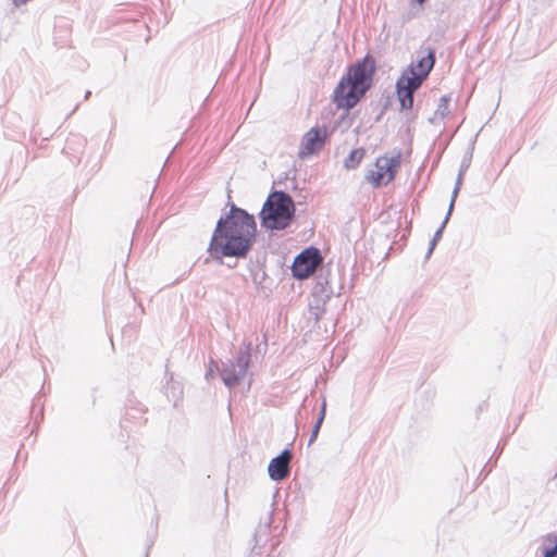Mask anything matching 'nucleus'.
Instances as JSON below:
<instances>
[{"mask_svg": "<svg viewBox=\"0 0 557 557\" xmlns=\"http://www.w3.org/2000/svg\"><path fill=\"white\" fill-rule=\"evenodd\" d=\"M257 224L253 215L231 205L230 212L220 218L212 234L209 252L213 258H243L256 240Z\"/></svg>", "mask_w": 557, "mask_h": 557, "instance_id": "1", "label": "nucleus"}, {"mask_svg": "<svg viewBox=\"0 0 557 557\" xmlns=\"http://www.w3.org/2000/svg\"><path fill=\"white\" fill-rule=\"evenodd\" d=\"M374 70V60L368 57L352 65L334 90L336 106L347 110L354 108L371 87Z\"/></svg>", "mask_w": 557, "mask_h": 557, "instance_id": "2", "label": "nucleus"}, {"mask_svg": "<svg viewBox=\"0 0 557 557\" xmlns=\"http://www.w3.org/2000/svg\"><path fill=\"white\" fill-rule=\"evenodd\" d=\"M434 52L430 51L428 55L408 66L397 79L396 91L401 109L408 110L412 108L413 94L428 77L434 66Z\"/></svg>", "mask_w": 557, "mask_h": 557, "instance_id": "3", "label": "nucleus"}, {"mask_svg": "<svg viewBox=\"0 0 557 557\" xmlns=\"http://www.w3.org/2000/svg\"><path fill=\"white\" fill-rule=\"evenodd\" d=\"M295 216L292 197L282 190L271 193L260 212L261 226L267 230H285Z\"/></svg>", "mask_w": 557, "mask_h": 557, "instance_id": "4", "label": "nucleus"}, {"mask_svg": "<svg viewBox=\"0 0 557 557\" xmlns=\"http://www.w3.org/2000/svg\"><path fill=\"white\" fill-rule=\"evenodd\" d=\"M250 350L251 343H244L235 361L228 360L222 363L220 376L227 387H235L245 380L250 363Z\"/></svg>", "mask_w": 557, "mask_h": 557, "instance_id": "5", "label": "nucleus"}, {"mask_svg": "<svg viewBox=\"0 0 557 557\" xmlns=\"http://www.w3.org/2000/svg\"><path fill=\"white\" fill-rule=\"evenodd\" d=\"M399 165L400 154L391 158L381 157L375 162V170L370 171L367 178L374 187L387 184L394 180L396 170Z\"/></svg>", "mask_w": 557, "mask_h": 557, "instance_id": "6", "label": "nucleus"}, {"mask_svg": "<svg viewBox=\"0 0 557 557\" xmlns=\"http://www.w3.org/2000/svg\"><path fill=\"white\" fill-rule=\"evenodd\" d=\"M322 261L320 251L317 248H308L300 252L292 265L293 276L298 280L309 277Z\"/></svg>", "mask_w": 557, "mask_h": 557, "instance_id": "7", "label": "nucleus"}, {"mask_svg": "<svg viewBox=\"0 0 557 557\" xmlns=\"http://www.w3.org/2000/svg\"><path fill=\"white\" fill-rule=\"evenodd\" d=\"M293 454L289 449H284L278 456L274 457L268 467L269 476L273 481H282L289 475L290 461Z\"/></svg>", "mask_w": 557, "mask_h": 557, "instance_id": "8", "label": "nucleus"}, {"mask_svg": "<svg viewBox=\"0 0 557 557\" xmlns=\"http://www.w3.org/2000/svg\"><path fill=\"white\" fill-rule=\"evenodd\" d=\"M325 132L322 133L319 128L314 127L308 131L301 141L299 157L304 158L319 150L323 146Z\"/></svg>", "mask_w": 557, "mask_h": 557, "instance_id": "9", "label": "nucleus"}, {"mask_svg": "<svg viewBox=\"0 0 557 557\" xmlns=\"http://www.w3.org/2000/svg\"><path fill=\"white\" fill-rule=\"evenodd\" d=\"M329 298V295H325V297H319L318 296V286L314 288V292L312 294V298L309 301V313L313 317L315 322H318L321 318V315L324 312V305L325 300Z\"/></svg>", "mask_w": 557, "mask_h": 557, "instance_id": "10", "label": "nucleus"}, {"mask_svg": "<svg viewBox=\"0 0 557 557\" xmlns=\"http://www.w3.org/2000/svg\"><path fill=\"white\" fill-rule=\"evenodd\" d=\"M364 154H366L364 149H362V148L354 149L348 154V157L345 159V166L347 169L357 168L359 165V163L361 162V160L363 159Z\"/></svg>", "mask_w": 557, "mask_h": 557, "instance_id": "11", "label": "nucleus"}, {"mask_svg": "<svg viewBox=\"0 0 557 557\" xmlns=\"http://www.w3.org/2000/svg\"><path fill=\"white\" fill-rule=\"evenodd\" d=\"M448 101H449V99L446 96H443L440 99V103L437 106V109L434 112V117H433L434 121H436V120H444L445 116L449 113Z\"/></svg>", "mask_w": 557, "mask_h": 557, "instance_id": "12", "label": "nucleus"}, {"mask_svg": "<svg viewBox=\"0 0 557 557\" xmlns=\"http://www.w3.org/2000/svg\"><path fill=\"white\" fill-rule=\"evenodd\" d=\"M462 177H463V170H460L459 174L457 176V180H456L455 188H454L453 194H451V199H450V203H449V207H448V215H451V212L454 210L456 198H457L458 193H459V190L461 188V185H462Z\"/></svg>", "mask_w": 557, "mask_h": 557, "instance_id": "13", "label": "nucleus"}, {"mask_svg": "<svg viewBox=\"0 0 557 557\" xmlns=\"http://www.w3.org/2000/svg\"><path fill=\"white\" fill-rule=\"evenodd\" d=\"M449 218H450V215H448V213H447L445 219H444V221L442 222L441 226L438 227V230L433 235V238H432L433 240L438 242L442 238L443 231H444L447 222L449 221Z\"/></svg>", "mask_w": 557, "mask_h": 557, "instance_id": "14", "label": "nucleus"}, {"mask_svg": "<svg viewBox=\"0 0 557 557\" xmlns=\"http://www.w3.org/2000/svg\"><path fill=\"white\" fill-rule=\"evenodd\" d=\"M320 429H321V424L315 423L311 431L310 437H309V442H308L309 445H311L317 440Z\"/></svg>", "mask_w": 557, "mask_h": 557, "instance_id": "15", "label": "nucleus"}, {"mask_svg": "<svg viewBox=\"0 0 557 557\" xmlns=\"http://www.w3.org/2000/svg\"><path fill=\"white\" fill-rule=\"evenodd\" d=\"M325 411H326V403L325 400L322 403L321 405V409H320V413H319V417L317 419V422L315 423H320L322 425L323 423V420L325 418Z\"/></svg>", "mask_w": 557, "mask_h": 557, "instance_id": "16", "label": "nucleus"}, {"mask_svg": "<svg viewBox=\"0 0 557 557\" xmlns=\"http://www.w3.org/2000/svg\"><path fill=\"white\" fill-rule=\"evenodd\" d=\"M544 557H557V540L553 547L544 550Z\"/></svg>", "mask_w": 557, "mask_h": 557, "instance_id": "17", "label": "nucleus"}, {"mask_svg": "<svg viewBox=\"0 0 557 557\" xmlns=\"http://www.w3.org/2000/svg\"><path fill=\"white\" fill-rule=\"evenodd\" d=\"M436 244H437V242H436V240H433V239L431 240V243H430V247H429V250H428V252H426V258H429V257L432 255V252H433V250H434V248H435Z\"/></svg>", "mask_w": 557, "mask_h": 557, "instance_id": "18", "label": "nucleus"}, {"mask_svg": "<svg viewBox=\"0 0 557 557\" xmlns=\"http://www.w3.org/2000/svg\"><path fill=\"white\" fill-rule=\"evenodd\" d=\"M467 168H468V164L466 162H462L460 170H463V173H465Z\"/></svg>", "mask_w": 557, "mask_h": 557, "instance_id": "19", "label": "nucleus"}, {"mask_svg": "<svg viewBox=\"0 0 557 557\" xmlns=\"http://www.w3.org/2000/svg\"><path fill=\"white\" fill-rule=\"evenodd\" d=\"M90 91H87L86 95H85V98L87 99L89 96H90Z\"/></svg>", "mask_w": 557, "mask_h": 557, "instance_id": "20", "label": "nucleus"}, {"mask_svg": "<svg viewBox=\"0 0 557 557\" xmlns=\"http://www.w3.org/2000/svg\"><path fill=\"white\" fill-rule=\"evenodd\" d=\"M209 375H212L211 370L206 374V377L208 379V377H209Z\"/></svg>", "mask_w": 557, "mask_h": 557, "instance_id": "21", "label": "nucleus"}, {"mask_svg": "<svg viewBox=\"0 0 557 557\" xmlns=\"http://www.w3.org/2000/svg\"><path fill=\"white\" fill-rule=\"evenodd\" d=\"M418 3H423L425 0H416Z\"/></svg>", "mask_w": 557, "mask_h": 557, "instance_id": "22", "label": "nucleus"}]
</instances>
